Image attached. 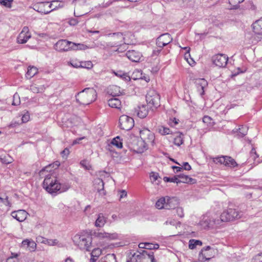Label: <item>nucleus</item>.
<instances>
[{"mask_svg": "<svg viewBox=\"0 0 262 262\" xmlns=\"http://www.w3.org/2000/svg\"><path fill=\"white\" fill-rule=\"evenodd\" d=\"M134 37L129 33L113 34L108 37L107 45L111 47H116V51L122 52L125 50L126 45L131 44L133 42Z\"/></svg>", "mask_w": 262, "mask_h": 262, "instance_id": "1", "label": "nucleus"}, {"mask_svg": "<svg viewBox=\"0 0 262 262\" xmlns=\"http://www.w3.org/2000/svg\"><path fill=\"white\" fill-rule=\"evenodd\" d=\"M13 0H0V4L6 8H10Z\"/></svg>", "mask_w": 262, "mask_h": 262, "instance_id": "52", "label": "nucleus"}, {"mask_svg": "<svg viewBox=\"0 0 262 262\" xmlns=\"http://www.w3.org/2000/svg\"><path fill=\"white\" fill-rule=\"evenodd\" d=\"M147 243H142L139 244V247L140 248H146Z\"/></svg>", "mask_w": 262, "mask_h": 262, "instance_id": "62", "label": "nucleus"}, {"mask_svg": "<svg viewBox=\"0 0 262 262\" xmlns=\"http://www.w3.org/2000/svg\"><path fill=\"white\" fill-rule=\"evenodd\" d=\"M118 235L115 233L98 232L95 234V241L97 245L100 246H104L107 242L117 239Z\"/></svg>", "mask_w": 262, "mask_h": 262, "instance_id": "4", "label": "nucleus"}, {"mask_svg": "<svg viewBox=\"0 0 262 262\" xmlns=\"http://www.w3.org/2000/svg\"><path fill=\"white\" fill-rule=\"evenodd\" d=\"M52 9L50 2H41L38 5V11L42 13H48L51 12Z\"/></svg>", "mask_w": 262, "mask_h": 262, "instance_id": "23", "label": "nucleus"}, {"mask_svg": "<svg viewBox=\"0 0 262 262\" xmlns=\"http://www.w3.org/2000/svg\"><path fill=\"white\" fill-rule=\"evenodd\" d=\"M172 40L171 36L168 34H164L160 36L157 39L156 44L158 47L163 48L169 43Z\"/></svg>", "mask_w": 262, "mask_h": 262, "instance_id": "16", "label": "nucleus"}, {"mask_svg": "<svg viewBox=\"0 0 262 262\" xmlns=\"http://www.w3.org/2000/svg\"><path fill=\"white\" fill-rule=\"evenodd\" d=\"M184 59L190 66L193 67L195 64V61L193 58L191 57L189 50L187 51L184 54Z\"/></svg>", "mask_w": 262, "mask_h": 262, "instance_id": "34", "label": "nucleus"}, {"mask_svg": "<svg viewBox=\"0 0 262 262\" xmlns=\"http://www.w3.org/2000/svg\"><path fill=\"white\" fill-rule=\"evenodd\" d=\"M253 30L258 38H262V18L256 21L252 25Z\"/></svg>", "mask_w": 262, "mask_h": 262, "instance_id": "21", "label": "nucleus"}, {"mask_svg": "<svg viewBox=\"0 0 262 262\" xmlns=\"http://www.w3.org/2000/svg\"><path fill=\"white\" fill-rule=\"evenodd\" d=\"M20 103V99L18 94H15L13 96V99L12 101V105H18Z\"/></svg>", "mask_w": 262, "mask_h": 262, "instance_id": "53", "label": "nucleus"}, {"mask_svg": "<svg viewBox=\"0 0 262 262\" xmlns=\"http://www.w3.org/2000/svg\"><path fill=\"white\" fill-rule=\"evenodd\" d=\"M60 165V163L58 161H56L54 162L53 163L49 164L48 166L45 167L43 169H42V171H48L50 169H57Z\"/></svg>", "mask_w": 262, "mask_h": 262, "instance_id": "35", "label": "nucleus"}, {"mask_svg": "<svg viewBox=\"0 0 262 262\" xmlns=\"http://www.w3.org/2000/svg\"><path fill=\"white\" fill-rule=\"evenodd\" d=\"M97 93L94 89L88 88L80 92L76 96L77 101L83 105L89 104L96 99Z\"/></svg>", "mask_w": 262, "mask_h": 262, "instance_id": "3", "label": "nucleus"}, {"mask_svg": "<svg viewBox=\"0 0 262 262\" xmlns=\"http://www.w3.org/2000/svg\"><path fill=\"white\" fill-rule=\"evenodd\" d=\"M102 254V250L98 248H95L91 253V262H95Z\"/></svg>", "mask_w": 262, "mask_h": 262, "instance_id": "32", "label": "nucleus"}, {"mask_svg": "<svg viewBox=\"0 0 262 262\" xmlns=\"http://www.w3.org/2000/svg\"><path fill=\"white\" fill-rule=\"evenodd\" d=\"M108 105L110 107L121 111L122 105L120 99L112 98L108 100Z\"/></svg>", "mask_w": 262, "mask_h": 262, "instance_id": "26", "label": "nucleus"}, {"mask_svg": "<svg viewBox=\"0 0 262 262\" xmlns=\"http://www.w3.org/2000/svg\"><path fill=\"white\" fill-rule=\"evenodd\" d=\"M202 245V242L199 240L191 239L189 241V248L191 249H193L195 248L196 246Z\"/></svg>", "mask_w": 262, "mask_h": 262, "instance_id": "51", "label": "nucleus"}, {"mask_svg": "<svg viewBox=\"0 0 262 262\" xmlns=\"http://www.w3.org/2000/svg\"><path fill=\"white\" fill-rule=\"evenodd\" d=\"M173 210H174V213L178 216L182 217L184 216V211L182 207L178 205Z\"/></svg>", "mask_w": 262, "mask_h": 262, "instance_id": "46", "label": "nucleus"}, {"mask_svg": "<svg viewBox=\"0 0 262 262\" xmlns=\"http://www.w3.org/2000/svg\"><path fill=\"white\" fill-rule=\"evenodd\" d=\"M74 63V66L76 67H80V68H86L88 69H90L93 67V63L90 61H81V63L79 64H76L75 63Z\"/></svg>", "mask_w": 262, "mask_h": 262, "instance_id": "38", "label": "nucleus"}, {"mask_svg": "<svg viewBox=\"0 0 262 262\" xmlns=\"http://www.w3.org/2000/svg\"><path fill=\"white\" fill-rule=\"evenodd\" d=\"M244 0H229V3L230 5V9H236L237 8L239 3L243 2Z\"/></svg>", "mask_w": 262, "mask_h": 262, "instance_id": "48", "label": "nucleus"}, {"mask_svg": "<svg viewBox=\"0 0 262 262\" xmlns=\"http://www.w3.org/2000/svg\"><path fill=\"white\" fill-rule=\"evenodd\" d=\"M163 180L165 182L173 183H176L177 184H179L178 175L175 176L172 178L165 177L163 178Z\"/></svg>", "mask_w": 262, "mask_h": 262, "instance_id": "49", "label": "nucleus"}, {"mask_svg": "<svg viewBox=\"0 0 262 262\" xmlns=\"http://www.w3.org/2000/svg\"><path fill=\"white\" fill-rule=\"evenodd\" d=\"M74 63L76 64H79L81 63V62L79 61V59L77 58H73L71 60L70 64L75 68H80V67H76L74 66Z\"/></svg>", "mask_w": 262, "mask_h": 262, "instance_id": "56", "label": "nucleus"}, {"mask_svg": "<svg viewBox=\"0 0 262 262\" xmlns=\"http://www.w3.org/2000/svg\"><path fill=\"white\" fill-rule=\"evenodd\" d=\"M38 72V69L34 67H29L26 74V76L28 78H31L35 75Z\"/></svg>", "mask_w": 262, "mask_h": 262, "instance_id": "37", "label": "nucleus"}, {"mask_svg": "<svg viewBox=\"0 0 262 262\" xmlns=\"http://www.w3.org/2000/svg\"><path fill=\"white\" fill-rule=\"evenodd\" d=\"M127 58L133 62H140L142 58L141 52L136 50H130L126 53Z\"/></svg>", "mask_w": 262, "mask_h": 262, "instance_id": "18", "label": "nucleus"}, {"mask_svg": "<svg viewBox=\"0 0 262 262\" xmlns=\"http://www.w3.org/2000/svg\"><path fill=\"white\" fill-rule=\"evenodd\" d=\"M140 138L147 145L153 144L155 141V136L154 134L146 127L142 128L139 130Z\"/></svg>", "mask_w": 262, "mask_h": 262, "instance_id": "8", "label": "nucleus"}, {"mask_svg": "<svg viewBox=\"0 0 262 262\" xmlns=\"http://www.w3.org/2000/svg\"><path fill=\"white\" fill-rule=\"evenodd\" d=\"M73 43L65 40H61L57 41L55 45L54 48L56 51L61 52L66 51L71 49Z\"/></svg>", "mask_w": 262, "mask_h": 262, "instance_id": "15", "label": "nucleus"}, {"mask_svg": "<svg viewBox=\"0 0 262 262\" xmlns=\"http://www.w3.org/2000/svg\"><path fill=\"white\" fill-rule=\"evenodd\" d=\"M184 136L181 132H177L175 133L173 137V143L178 146H180L183 144Z\"/></svg>", "mask_w": 262, "mask_h": 262, "instance_id": "29", "label": "nucleus"}, {"mask_svg": "<svg viewBox=\"0 0 262 262\" xmlns=\"http://www.w3.org/2000/svg\"><path fill=\"white\" fill-rule=\"evenodd\" d=\"M212 60L215 66L218 68H224L227 64L228 58L226 55L219 54L214 55Z\"/></svg>", "mask_w": 262, "mask_h": 262, "instance_id": "12", "label": "nucleus"}, {"mask_svg": "<svg viewBox=\"0 0 262 262\" xmlns=\"http://www.w3.org/2000/svg\"><path fill=\"white\" fill-rule=\"evenodd\" d=\"M107 93L114 96H117L122 95L123 91L121 88L116 84H111L107 88Z\"/></svg>", "mask_w": 262, "mask_h": 262, "instance_id": "20", "label": "nucleus"}, {"mask_svg": "<svg viewBox=\"0 0 262 262\" xmlns=\"http://www.w3.org/2000/svg\"><path fill=\"white\" fill-rule=\"evenodd\" d=\"M31 90L33 93H38L43 92L44 88L42 85L33 84L31 86Z\"/></svg>", "mask_w": 262, "mask_h": 262, "instance_id": "45", "label": "nucleus"}, {"mask_svg": "<svg viewBox=\"0 0 262 262\" xmlns=\"http://www.w3.org/2000/svg\"><path fill=\"white\" fill-rule=\"evenodd\" d=\"M43 187L50 193H56L61 188V185L53 173L47 175L43 182Z\"/></svg>", "mask_w": 262, "mask_h": 262, "instance_id": "2", "label": "nucleus"}, {"mask_svg": "<svg viewBox=\"0 0 262 262\" xmlns=\"http://www.w3.org/2000/svg\"><path fill=\"white\" fill-rule=\"evenodd\" d=\"M179 184L180 183H194L195 180L192 179L187 175L180 174L178 175Z\"/></svg>", "mask_w": 262, "mask_h": 262, "instance_id": "30", "label": "nucleus"}, {"mask_svg": "<svg viewBox=\"0 0 262 262\" xmlns=\"http://www.w3.org/2000/svg\"><path fill=\"white\" fill-rule=\"evenodd\" d=\"M83 139H84V137L78 138L73 142V144H75L79 143V141Z\"/></svg>", "mask_w": 262, "mask_h": 262, "instance_id": "64", "label": "nucleus"}, {"mask_svg": "<svg viewBox=\"0 0 262 262\" xmlns=\"http://www.w3.org/2000/svg\"><path fill=\"white\" fill-rule=\"evenodd\" d=\"M98 262H117L116 258L114 254H108L102 258Z\"/></svg>", "mask_w": 262, "mask_h": 262, "instance_id": "36", "label": "nucleus"}, {"mask_svg": "<svg viewBox=\"0 0 262 262\" xmlns=\"http://www.w3.org/2000/svg\"><path fill=\"white\" fill-rule=\"evenodd\" d=\"M85 6L82 4H78L76 5L74 11V15L79 17L86 14L87 11L84 9Z\"/></svg>", "mask_w": 262, "mask_h": 262, "instance_id": "28", "label": "nucleus"}, {"mask_svg": "<svg viewBox=\"0 0 262 262\" xmlns=\"http://www.w3.org/2000/svg\"><path fill=\"white\" fill-rule=\"evenodd\" d=\"M214 161L216 163H220L230 167H235L237 166V163L233 159L227 156H221L215 158Z\"/></svg>", "mask_w": 262, "mask_h": 262, "instance_id": "11", "label": "nucleus"}, {"mask_svg": "<svg viewBox=\"0 0 262 262\" xmlns=\"http://www.w3.org/2000/svg\"><path fill=\"white\" fill-rule=\"evenodd\" d=\"M30 120V116L28 112H25L21 116V121L23 123H26Z\"/></svg>", "mask_w": 262, "mask_h": 262, "instance_id": "54", "label": "nucleus"}, {"mask_svg": "<svg viewBox=\"0 0 262 262\" xmlns=\"http://www.w3.org/2000/svg\"><path fill=\"white\" fill-rule=\"evenodd\" d=\"M207 81L204 79L198 80L195 83L196 88L199 94L203 95L204 93V89L207 86Z\"/></svg>", "mask_w": 262, "mask_h": 262, "instance_id": "27", "label": "nucleus"}, {"mask_svg": "<svg viewBox=\"0 0 262 262\" xmlns=\"http://www.w3.org/2000/svg\"><path fill=\"white\" fill-rule=\"evenodd\" d=\"M238 130L239 132V135L242 134L245 135L247 134L248 129L247 127L243 126L241 128H239Z\"/></svg>", "mask_w": 262, "mask_h": 262, "instance_id": "58", "label": "nucleus"}, {"mask_svg": "<svg viewBox=\"0 0 262 262\" xmlns=\"http://www.w3.org/2000/svg\"><path fill=\"white\" fill-rule=\"evenodd\" d=\"M150 180L152 183H155L160 179V177L158 173L151 172L149 174Z\"/></svg>", "mask_w": 262, "mask_h": 262, "instance_id": "47", "label": "nucleus"}, {"mask_svg": "<svg viewBox=\"0 0 262 262\" xmlns=\"http://www.w3.org/2000/svg\"><path fill=\"white\" fill-rule=\"evenodd\" d=\"M105 223V219L104 216L99 215L95 222V226L98 227H103Z\"/></svg>", "mask_w": 262, "mask_h": 262, "instance_id": "44", "label": "nucleus"}, {"mask_svg": "<svg viewBox=\"0 0 262 262\" xmlns=\"http://www.w3.org/2000/svg\"><path fill=\"white\" fill-rule=\"evenodd\" d=\"M81 242V245L89 250L92 246V237L90 231H85L81 233L79 237Z\"/></svg>", "mask_w": 262, "mask_h": 262, "instance_id": "10", "label": "nucleus"}, {"mask_svg": "<svg viewBox=\"0 0 262 262\" xmlns=\"http://www.w3.org/2000/svg\"><path fill=\"white\" fill-rule=\"evenodd\" d=\"M159 248V246L157 244L153 245V244H150V243H147L146 249H158Z\"/></svg>", "mask_w": 262, "mask_h": 262, "instance_id": "55", "label": "nucleus"}, {"mask_svg": "<svg viewBox=\"0 0 262 262\" xmlns=\"http://www.w3.org/2000/svg\"><path fill=\"white\" fill-rule=\"evenodd\" d=\"M22 247L30 251H34L36 248V244L33 240L26 239L23 241Z\"/></svg>", "mask_w": 262, "mask_h": 262, "instance_id": "24", "label": "nucleus"}, {"mask_svg": "<svg viewBox=\"0 0 262 262\" xmlns=\"http://www.w3.org/2000/svg\"><path fill=\"white\" fill-rule=\"evenodd\" d=\"M215 250L208 247L202 249L199 254V259L202 261L209 260L214 256Z\"/></svg>", "mask_w": 262, "mask_h": 262, "instance_id": "14", "label": "nucleus"}, {"mask_svg": "<svg viewBox=\"0 0 262 262\" xmlns=\"http://www.w3.org/2000/svg\"><path fill=\"white\" fill-rule=\"evenodd\" d=\"M165 209H173L179 204V200L175 198H165Z\"/></svg>", "mask_w": 262, "mask_h": 262, "instance_id": "22", "label": "nucleus"}, {"mask_svg": "<svg viewBox=\"0 0 262 262\" xmlns=\"http://www.w3.org/2000/svg\"><path fill=\"white\" fill-rule=\"evenodd\" d=\"M11 215L16 221L22 222L26 220L28 213L24 210H19L12 212Z\"/></svg>", "mask_w": 262, "mask_h": 262, "instance_id": "19", "label": "nucleus"}, {"mask_svg": "<svg viewBox=\"0 0 262 262\" xmlns=\"http://www.w3.org/2000/svg\"><path fill=\"white\" fill-rule=\"evenodd\" d=\"M112 144L118 148H121L123 146L122 140L119 137L114 138L112 141Z\"/></svg>", "mask_w": 262, "mask_h": 262, "instance_id": "41", "label": "nucleus"}, {"mask_svg": "<svg viewBox=\"0 0 262 262\" xmlns=\"http://www.w3.org/2000/svg\"><path fill=\"white\" fill-rule=\"evenodd\" d=\"M69 153V150L67 149H65L64 150L62 151L61 153L62 158L66 159L68 157Z\"/></svg>", "mask_w": 262, "mask_h": 262, "instance_id": "59", "label": "nucleus"}, {"mask_svg": "<svg viewBox=\"0 0 262 262\" xmlns=\"http://www.w3.org/2000/svg\"><path fill=\"white\" fill-rule=\"evenodd\" d=\"M181 167L183 168V169L186 170H190L191 169V166L188 162L183 163Z\"/></svg>", "mask_w": 262, "mask_h": 262, "instance_id": "57", "label": "nucleus"}, {"mask_svg": "<svg viewBox=\"0 0 262 262\" xmlns=\"http://www.w3.org/2000/svg\"><path fill=\"white\" fill-rule=\"evenodd\" d=\"M149 258L150 259L151 262H156L154 255H148Z\"/></svg>", "mask_w": 262, "mask_h": 262, "instance_id": "63", "label": "nucleus"}, {"mask_svg": "<svg viewBox=\"0 0 262 262\" xmlns=\"http://www.w3.org/2000/svg\"><path fill=\"white\" fill-rule=\"evenodd\" d=\"M136 115L140 118H144L148 115V110L144 105L138 106L135 110Z\"/></svg>", "mask_w": 262, "mask_h": 262, "instance_id": "25", "label": "nucleus"}, {"mask_svg": "<svg viewBox=\"0 0 262 262\" xmlns=\"http://www.w3.org/2000/svg\"><path fill=\"white\" fill-rule=\"evenodd\" d=\"M158 133L162 135L165 136L171 134L172 131L167 127L161 126L158 129Z\"/></svg>", "mask_w": 262, "mask_h": 262, "instance_id": "39", "label": "nucleus"}, {"mask_svg": "<svg viewBox=\"0 0 262 262\" xmlns=\"http://www.w3.org/2000/svg\"><path fill=\"white\" fill-rule=\"evenodd\" d=\"M52 10L62 8L64 6L63 2L59 0L53 1L50 2Z\"/></svg>", "mask_w": 262, "mask_h": 262, "instance_id": "33", "label": "nucleus"}, {"mask_svg": "<svg viewBox=\"0 0 262 262\" xmlns=\"http://www.w3.org/2000/svg\"><path fill=\"white\" fill-rule=\"evenodd\" d=\"M203 122L206 125L208 126H212L215 123L214 120L208 116H206L203 117Z\"/></svg>", "mask_w": 262, "mask_h": 262, "instance_id": "40", "label": "nucleus"}, {"mask_svg": "<svg viewBox=\"0 0 262 262\" xmlns=\"http://www.w3.org/2000/svg\"><path fill=\"white\" fill-rule=\"evenodd\" d=\"M134 125L135 121L133 117L126 115H122L119 117V126L121 129L129 130Z\"/></svg>", "mask_w": 262, "mask_h": 262, "instance_id": "6", "label": "nucleus"}, {"mask_svg": "<svg viewBox=\"0 0 262 262\" xmlns=\"http://www.w3.org/2000/svg\"><path fill=\"white\" fill-rule=\"evenodd\" d=\"M146 101L151 108H157L160 105V96L156 91L150 90L146 94Z\"/></svg>", "mask_w": 262, "mask_h": 262, "instance_id": "5", "label": "nucleus"}, {"mask_svg": "<svg viewBox=\"0 0 262 262\" xmlns=\"http://www.w3.org/2000/svg\"><path fill=\"white\" fill-rule=\"evenodd\" d=\"M80 165L86 170H92L93 165L91 162L86 160H83L80 162Z\"/></svg>", "mask_w": 262, "mask_h": 262, "instance_id": "42", "label": "nucleus"}, {"mask_svg": "<svg viewBox=\"0 0 262 262\" xmlns=\"http://www.w3.org/2000/svg\"><path fill=\"white\" fill-rule=\"evenodd\" d=\"M1 160L2 162L5 164H10L13 161V158L9 155H6L2 157Z\"/></svg>", "mask_w": 262, "mask_h": 262, "instance_id": "50", "label": "nucleus"}, {"mask_svg": "<svg viewBox=\"0 0 262 262\" xmlns=\"http://www.w3.org/2000/svg\"><path fill=\"white\" fill-rule=\"evenodd\" d=\"M130 76L131 79L134 80L143 79L146 82H149L150 80V78L148 75L144 74L141 70L138 69L134 70Z\"/></svg>", "mask_w": 262, "mask_h": 262, "instance_id": "17", "label": "nucleus"}, {"mask_svg": "<svg viewBox=\"0 0 262 262\" xmlns=\"http://www.w3.org/2000/svg\"><path fill=\"white\" fill-rule=\"evenodd\" d=\"M165 198H162L157 201L156 206L159 209H165Z\"/></svg>", "mask_w": 262, "mask_h": 262, "instance_id": "43", "label": "nucleus"}, {"mask_svg": "<svg viewBox=\"0 0 262 262\" xmlns=\"http://www.w3.org/2000/svg\"><path fill=\"white\" fill-rule=\"evenodd\" d=\"M31 37V34L28 27H24L18 34L16 41L19 44L26 43Z\"/></svg>", "mask_w": 262, "mask_h": 262, "instance_id": "13", "label": "nucleus"}, {"mask_svg": "<svg viewBox=\"0 0 262 262\" xmlns=\"http://www.w3.org/2000/svg\"><path fill=\"white\" fill-rule=\"evenodd\" d=\"M171 168L173 169V170H176V172H180L182 171V170L183 169V168H182L181 167H179V166H172L171 167Z\"/></svg>", "mask_w": 262, "mask_h": 262, "instance_id": "60", "label": "nucleus"}, {"mask_svg": "<svg viewBox=\"0 0 262 262\" xmlns=\"http://www.w3.org/2000/svg\"><path fill=\"white\" fill-rule=\"evenodd\" d=\"M238 216V213L235 209L229 208L223 211L220 219L222 222H229L237 219Z\"/></svg>", "mask_w": 262, "mask_h": 262, "instance_id": "9", "label": "nucleus"}, {"mask_svg": "<svg viewBox=\"0 0 262 262\" xmlns=\"http://www.w3.org/2000/svg\"><path fill=\"white\" fill-rule=\"evenodd\" d=\"M114 74L117 77H120L122 80L125 81H130L131 80V78L129 74L128 73L124 72L121 71H119L117 72H114Z\"/></svg>", "mask_w": 262, "mask_h": 262, "instance_id": "31", "label": "nucleus"}, {"mask_svg": "<svg viewBox=\"0 0 262 262\" xmlns=\"http://www.w3.org/2000/svg\"><path fill=\"white\" fill-rule=\"evenodd\" d=\"M127 195V192L125 190H121L120 192V199H122L124 197H126Z\"/></svg>", "mask_w": 262, "mask_h": 262, "instance_id": "61", "label": "nucleus"}, {"mask_svg": "<svg viewBox=\"0 0 262 262\" xmlns=\"http://www.w3.org/2000/svg\"><path fill=\"white\" fill-rule=\"evenodd\" d=\"M148 145L140 138H134L129 144V148L137 153H142L147 149Z\"/></svg>", "mask_w": 262, "mask_h": 262, "instance_id": "7", "label": "nucleus"}]
</instances>
